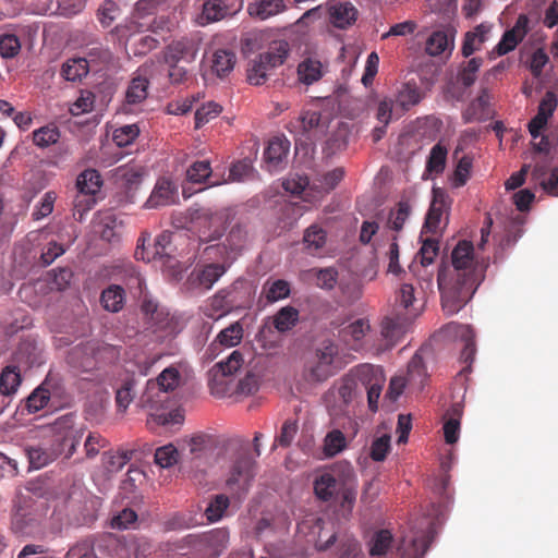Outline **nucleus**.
<instances>
[{
	"instance_id": "nucleus-1",
	"label": "nucleus",
	"mask_w": 558,
	"mask_h": 558,
	"mask_svg": "<svg viewBox=\"0 0 558 558\" xmlns=\"http://www.w3.org/2000/svg\"><path fill=\"white\" fill-rule=\"evenodd\" d=\"M451 266H441L437 276L442 310L448 315L458 313L472 299L486 268L475 260L474 246L466 240L459 241L452 250Z\"/></svg>"
},
{
	"instance_id": "nucleus-2",
	"label": "nucleus",
	"mask_w": 558,
	"mask_h": 558,
	"mask_svg": "<svg viewBox=\"0 0 558 558\" xmlns=\"http://www.w3.org/2000/svg\"><path fill=\"white\" fill-rule=\"evenodd\" d=\"M357 487L356 473L349 462L333 464L313 481L316 499L337 505L339 513L345 519L352 514L357 497Z\"/></svg>"
},
{
	"instance_id": "nucleus-3",
	"label": "nucleus",
	"mask_w": 558,
	"mask_h": 558,
	"mask_svg": "<svg viewBox=\"0 0 558 558\" xmlns=\"http://www.w3.org/2000/svg\"><path fill=\"white\" fill-rule=\"evenodd\" d=\"M75 414L68 413L57 418L52 424L51 434L40 442L28 446L25 451L29 468L39 470L57 460L61 454L69 459L75 452L82 438V430L76 429Z\"/></svg>"
},
{
	"instance_id": "nucleus-4",
	"label": "nucleus",
	"mask_w": 558,
	"mask_h": 558,
	"mask_svg": "<svg viewBox=\"0 0 558 558\" xmlns=\"http://www.w3.org/2000/svg\"><path fill=\"white\" fill-rule=\"evenodd\" d=\"M384 384L385 377L378 366L361 364L354 368L350 376L342 379L338 387V396L344 404H349L357 396L359 386L361 385L367 392L369 410L376 412Z\"/></svg>"
},
{
	"instance_id": "nucleus-5",
	"label": "nucleus",
	"mask_w": 558,
	"mask_h": 558,
	"mask_svg": "<svg viewBox=\"0 0 558 558\" xmlns=\"http://www.w3.org/2000/svg\"><path fill=\"white\" fill-rule=\"evenodd\" d=\"M289 52L290 46L286 40L271 43L267 51L259 53L252 60L247 69L250 84L255 86L265 84L270 72L286 62Z\"/></svg>"
},
{
	"instance_id": "nucleus-6",
	"label": "nucleus",
	"mask_w": 558,
	"mask_h": 558,
	"mask_svg": "<svg viewBox=\"0 0 558 558\" xmlns=\"http://www.w3.org/2000/svg\"><path fill=\"white\" fill-rule=\"evenodd\" d=\"M191 217L193 228L203 243L219 240L227 229L228 213L225 210L201 208L194 210Z\"/></svg>"
},
{
	"instance_id": "nucleus-7",
	"label": "nucleus",
	"mask_w": 558,
	"mask_h": 558,
	"mask_svg": "<svg viewBox=\"0 0 558 558\" xmlns=\"http://www.w3.org/2000/svg\"><path fill=\"white\" fill-rule=\"evenodd\" d=\"M254 468L255 462L250 456L248 446L245 445L234 461L229 477L226 481V486L232 495L242 498L248 492L255 476Z\"/></svg>"
},
{
	"instance_id": "nucleus-8",
	"label": "nucleus",
	"mask_w": 558,
	"mask_h": 558,
	"mask_svg": "<svg viewBox=\"0 0 558 558\" xmlns=\"http://www.w3.org/2000/svg\"><path fill=\"white\" fill-rule=\"evenodd\" d=\"M338 345L332 340L322 341L307 362L305 372L311 381L322 383L333 375L332 364L338 355Z\"/></svg>"
},
{
	"instance_id": "nucleus-9",
	"label": "nucleus",
	"mask_w": 558,
	"mask_h": 558,
	"mask_svg": "<svg viewBox=\"0 0 558 558\" xmlns=\"http://www.w3.org/2000/svg\"><path fill=\"white\" fill-rule=\"evenodd\" d=\"M100 186L101 177L97 170L87 169L83 171L76 180L78 195L75 198V209L80 211L83 203H85L83 210L90 209L96 203L94 196L100 190Z\"/></svg>"
},
{
	"instance_id": "nucleus-10",
	"label": "nucleus",
	"mask_w": 558,
	"mask_h": 558,
	"mask_svg": "<svg viewBox=\"0 0 558 558\" xmlns=\"http://www.w3.org/2000/svg\"><path fill=\"white\" fill-rule=\"evenodd\" d=\"M99 347L93 341L80 343L72 348L66 356L68 363L83 372H88L96 367Z\"/></svg>"
},
{
	"instance_id": "nucleus-11",
	"label": "nucleus",
	"mask_w": 558,
	"mask_h": 558,
	"mask_svg": "<svg viewBox=\"0 0 558 558\" xmlns=\"http://www.w3.org/2000/svg\"><path fill=\"white\" fill-rule=\"evenodd\" d=\"M371 331V324L366 318H357L339 330L340 339L353 351H360L366 345V337Z\"/></svg>"
},
{
	"instance_id": "nucleus-12",
	"label": "nucleus",
	"mask_w": 558,
	"mask_h": 558,
	"mask_svg": "<svg viewBox=\"0 0 558 558\" xmlns=\"http://www.w3.org/2000/svg\"><path fill=\"white\" fill-rule=\"evenodd\" d=\"M10 363L22 372H26L33 366H39L43 363L41 352L34 341L23 340L14 351Z\"/></svg>"
},
{
	"instance_id": "nucleus-13",
	"label": "nucleus",
	"mask_w": 558,
	"mask_h": 558,
	"mask_svg": "<svg viewBox=\"0 0 558 558\" xmlns=\"http://www.w3.org/2000/svg\"><path fill=\"white\" fill-rule=\"evenodd\" d=\"M243 338V328L240 323H233L222 329L210 343L206 351L208 359H215L222 348H232L238 345Z\"/></svg>"
},
{
	"instance_id": "nucleus-14",
	"label": "nucleus",
	"mask_w": 558,
	"mask_h": 558,
	"mask_svg": "<svg viewBox=\"0 0 558 558\" xmlns=\"http://www.w3.org/2000/svg\"><path fill=\"white\" fill-rule=\"evenodd\" d=\"M451 199L441 189H433V202L427 211L424 229L427 232L435 233L439 229L442 214L449 207Z\"/></svg>"
},
{
	"instance_id": "nucleus-15",
	"label": "nucleus",
	"mask_w": 558,
	"mask_h": 558,
	"mask_svg": "<svg viewBox=\"0 0 558 558\" xmlns=\"http://www.w3.org/2000/svg\"><path fill=\"white\" fill-rule=\"evenodd\" d=\"M197 49L194 43L187 38L172 41L163 52L166 63L191 64L196 58Z\"/></svg>"
},
{
	"instance_id": "nucleus-16",
	"label": "nucleus",
	"mask_w": 558,
	"mask_h": 558,
	"mask_svg": "<svg viewBox=\"0 0 558 558\" xmlns=\"http://www.w3.org/2000/svg\"><path fill=\"white\" fill-rule=\"evenodd\" d=\"M432 530L422 537H402L391 558H423L432 541Z\"/></svg>"
},
{
	"instance_id": "nucleus-17",
	"label": "nucleus",
	"mask_w": 558,
	"mask_h": 558,
	"mask_svg": "<svg viewBox=\"0 0 558 558\" xmlns=\"http://www.w3.org/2000/svg\"><path fill=\"white\" fill-rule=\"evenodd\" d=\"M529 20L525 15H520L511 29H508L502 35L500 41L495 47L494 51L498 56L507 54L512 51L518 44L524 38L527 32Z\"/></svg>"
},
{
	"instance_id": "nucleus-18",
	"label": "nucleus",
	"mask_w": 558,
	"mask_h": 558,
	"mask_svg": "<svg viewBox=\"0 0 558 558\" xmlns=\"http://www.w3.org/2000/svg\"><path fill=\"white\" fill-rule=\"evenodd\" d=\"M87 65L93 71H100L108 68L113 62V54L108 47L101 43L93 41L85 47V57Z\"/></svg>"
},
{
	"instance_id": "nucleus-19",
	"label": "nucleus",
	"mask_w": 558,
	"mask_h": 558,
	"mask_svg": "<svg viewBox=\"0 0 558 558\" xmlns=\"http://www.w3.org/2000/svg\"><path fill=\"white\" fill-rule=\"evenodd\" d=\"M490 118L489 95L486 88H483L476 99H474L462 112V119L465 123L481 122Z\"/></svg>"
},
{
	"instance_id": "nucleus-20",
	"label": "nucleus",
	"mask_w": 558,
	"mask_h": 558,
	"mask_svg": "<svg viewBox=\"0 0 558 558\" xmlns=\"http://www.w3.org/2000/svg\"><path fill=\"white\" fill-rule=\"evenodd\" d=\"M329 21L337 27L344 29L351 26L357 19V10L350 2H338L328 9Z\"/></svg>"
},
{
	"instance_id": "nucleus-21",
	"label": "nucleus",
	"mask_w": 558,
	"mask_h": 558,
	"mask_svg": "<svg viewBox=\"0 0 558 558\" xmlns=\"http://www.w3.org/2000/svg\"><path fill=\"white\" fill-rule=\"evenodd\" d=\"M175 187L169 179L161 178L157 181L149 198L146 202L148 208H157L174 203Z\"/></svg>"
},
{
	"instance_id": "nucleus-22",
	"label": "nucleus",
	"mask_w": 558,
	"mask_h": 558,
	"mask_svg": "<svg viewBox=\"0 0 558 558\" xmlns=\"http://www.w3.org/2000/svg\"><path fill=\"white\" fill-rule=\"evenodd\" d=\"M289 148L290 142L281 137H274L268 142L264 151V159L269 171L277 170L280 167L289 153Z\"/></svg>"
},
{
	"instance_id": "nucleus-23",
	"label": "nucleus",
	"mask_w": 558,
	"mask_h": 558,
	"mask_svg": "<svg viewBox=\"0 0 558 558\" xmlns=\"http://www.w3.org/2000/svg\"><path fill=\"white\" fill-rule=\"evenodd\" d=\"M302 278L320 289L332 290L338 282V271L333 267L311 268L302 272Z\"/></svg>"
},
{
	"instance_id": "nucleus-24",
	"label": "nucleus",
	"mask_w": 558,
	"mask_h": 558,
	"mask_svg": "<svg viewBox=\"0 0 558 558\" xmlns=\"http://www.w3.org/2000/svg\"><path fill=\"white\" fill-rule=\"evenodd\" d=\"M50 383L45 380L39 385L33 392L24 400V404L21 405V411H27L28 414L37 413L45 409L51 399Z\"/></svg>"
},
{
	"instance_id": "nucleus-25",
	"label": "nucleus",
	"mask_w": 558,
	"mask_h": 558,
	"mask_svg": "<svg viewBox=\"0 0 558 558\" xmlns=\"http://www.w3.org/2000/svg\"><path fill=\"white\" fill-rule=\"evenodd\" d=\"M149 80L141 71L129 83L125 92V101L129 105L143 102L148 96Z\"/></svg>"
},
{
	"instance_id": "nucleus-26",
	"label": "nucleus",
	"mask_w": 558,
	"mask_h": 558,
	"mask_svg": "<svg viewBox=\"0 0 558 558\" xmlns=\"http://www.w3.org/2000/svg\"><path fill=\"white\" fill-rule=\"evenodd\" d=\"M327 242V231L319 225H311L303 234V245L311 255L318 254Z\"/></svg>"
},
{
	"instance_id": "nucleus-27",
	"label": "nucleus",
	"mask_w": 558,
	"mask_h": 558,
	"mask_svg": "<svg viewBox=\"0 0 558 558\" xmlns=\"http://www.w3.org/2000/svg\"><path fill=\"white\" fill-rule=\"evenodd\" d=\"M283 0H260L248 4L247 11L250 15L260 20H267L286 10Z\"/></svg>"
},
{
	"instance_id": "nucleus-28",
	"label": "nucleus",
	"mask_w": 558,
	"mask_h": 558,
	"mask_svg": "<svg viewBox=\"0 0 558 558\" xmlns=\"http://www.w3.org/2000/svg\"><path fill=\"white\" fill-rule=\"evenodd\" d=\"M447 328L454 329L456 333L462 339L464 345L461 351V359L463 362L471 364L476 352L474 330L468 325L456 324H450Z\"/></svg>"
},
{
	"instance_id": "nucleus-29",
	"label": "nucleus",
	"mask_w": 558,
	"mask_h": 558,
	"mask_svg": "<svg viewBox=\"0 0 558 558\" xmlns=\"http://www.w3.org/2000/svg\"><path fill=\"white\" fill-rule=\"evenodd\" d=\"M102 307L111 313L120 312L125 303V291L119 284H110L100 295Z\"/></svg>"
},
{
	"instance_id": "nucleus-30",
	"label": "nucleus",
	"mask_w": 558,
	"mask_h": 558,
	"mask_svg": "<svg viewBox=\"0 0 558 558\" xmlns=\"http://www.w3.org/2000/svg\"><path fill=\"white\" fill-rule=\"evenodd\" d=\"M323 75V63L317 59L306 58L298 65V76L303 84L312 85L319 81Z\"/></svg>"
},
{
	"instance_id": "nucleus-31",
	"label": "nucleus",
	"mask_w": 558,
	"mask_h": 558,
	"mask_svg": "<svg viewBox=\"0 0 558 558\" xmlns=\"http://www.w3.org/2000/svg\"><path fill=\"white\" fill-rule=\"evenodd\" d=\"M230 291L227 289L219 290L213 298L209 299L205 315L214 318L215 316L221 317L229 313L232 307V302L229 300Z\"/></svg>"
},
{
	"instance_id": "nucleus-32",
	"label": "nucleus",
	"mask_w": 558,
	"mask_h": 558,
	"mask_svg": "<svg viewBox=\"0 0 558 558\" xmlns=\"http://www.w3.org/2000/svg\"><path fill=\"white\" fill-rule=\"evenodd\" d=\"M22 371L10 363L0 375V392L3 396H11L16 392L22 383Z\"/></svg>"
},
{
	"instance_id": "nucleus-33",
	"label": "nucleus",
	"mask_w": 558,
	"mask_h": 558,
	"mask_svg": "<svg viewBox=\"0 0 558 558\" xmlns=\"http://www.w3.org/2000/svg\"><path fill=\"white\" fill-rule=\"evenodd\" d=\"M447 156V146L444 145L441 141L435 144L432 147L429 155L427 157L426 172H428L429 174L442 173L446 168Z\"/></svg>"
},
{
	"instance_id": "nucleus-34",
	"label": "nucleus",
	"mask_w": 558,
	"mask_h": 558,
	"mask_svg": "<svg viewBox=\"0 0 558 558\" xmlns=\"http://www.w3.org/2000/svg\"><path fill=\"white\" fill-rule=\"evenodd\" d=\"M426 378L427 372L423 357L418 353H415L408 364V385L422 389Z\"/></svg>"
},
{
	"instance_id": "nucleus-35",
	"label": "nucleus",
	"mask_w": 558,
	"mask_h": 558,
	"mask_svg": "<svg viewBox=\"0 0 558 558\" xmlns=\"http://www.w3.org/2000/svg\"><path fill=\"white\" fill-rule=\"evenodd\" d=\"M452 47L453 37L444 31H436L426 40L425 50L429 56L437 57Z\"/></svg>"
},
{
	"instance_id": "nucleus-36",
	"label": "nucleus",
	"mask_w": 558,
	"mask_h": 558,
	"mask_svg": "<svg viewBox=\"0 0 558 558\" xmlns=\"http://www.w3.org/2000/svg\"><path fill=\"white\" fill-rule=\"evenodd\" d=\"M204 544L208 547L215 557H218L228 547L229 532L225 529H216L205 534Z\"/></svg>"
},
{
	"instance_id": "nucleus-37",
	"label": "nucleus",
	"mask_w": 558,
	"mask_h": 558,
	"mask_svg": "<svg viewBox=\"0 0 558 558\" xmlns=\"http://www.w3.org/2000/svg\"><path fill=\"white\" fill-rule=\"evenodd\" d=\"M235 54L231 50L219 49L213 56V71L222 77L230 73L235 64Z\"/></svg>"
},
{
	"instance_id": "nucleus-38",
	"label": "nucleus",
	"mask_w": 558,
	"mask_h": 558,
	"mask_svg": "<svg viewBox=\"0 0 558 558\" xmlns=\"http://www.w3.org/2000/svg\"><path fill=\"white\" fill-rule=\"evenodd\" d=\"M226 270L222 264L213 263L205 265L197 274V281L199 286L209 290L223 276Z\"/></svg>"
},
{
	"instance_id": "nucleus-39",
	"label": "nucleus",
	"mask_w": 558,
	"mask_h": 558,
	"mask_svg": "<svg viewBox=\"0 0 558 558\" xmlns=\"http://www.w3.org/2000/svg\"><path fill=\"white\" fill-rule=\"evenodd\" d=\"M144 168L138 165H125L116 169V177L122 181L126 187L137 186L144 175Z\"/></svg>"
},
{
	"instance_id": "nucleus-40",
	"label": "nucleus",
	"mask_w": 558,
	"mask_h": 558,
	"mask_svg": "<svg viewBox=\"0 0 558 558\" xmlns=\"http://www.w3.org/2000/svg\"><path fill=\"white\" fill-rule=\"evenodd\" d=\"M299 322V311L292 306H284L274 316V326L280 332L291 330Z\"/></svg>"
},
{
	"instance_id": "nucleus-41",
	"label": "nucleus",
	"mask_w": 558,
	"mask_h": 558,
	"mask_svg": "<svg viewBox=\"0 0 558 558\" xmlns=\"http://www.w3.org/2000/svg\"><path fill=\"white\" fill-rule=\"evenodd\" d=\"M421 99L422 95L415 83H404L398 90L397 102L403 110H409L412 106L417 105Z\"/></svg>"
},
{
	"instance_id": "nucleus-42",
	"label": "nucleus",
	"mask_w": 558,
	"mask_h": 558,
	"mask_svg": "<svg viewBox=\"0 0 558 558\" xmlns=\"http://www.w3.org/2000/svg\"><path fill=\"white\" fill-rule=\"evenodd\" d=\"M60 138V131L53 124L41 126L33 132V143L39 148L49 147Z\"/></svg>"
},
{
	"instance_id": "nucleus-43",
	"label": "nucleus",
	"mask_w": 558,
	"mask_h": 558,
	"mask_svg": "<svg viewBox=\"0 0 558 558\" xmlns=\"http://www.w3.org/2000/svg\"><path fill=\"white\" fill-rule=\"evenodd\" d=\"M88 71H90V69L87 65L86 60L77 58L66 61L62 65L61 73L66 81L75 82L76 80H81L85 76Z\"/></svg>"
},
{
	"instance_id": "nucleus-44",
	"label": "nucleus",
	"mask_w": 558,
	"mask_h": 558,
	"mask_svg": "<svg viewBox=\"0 0 558 558\" xmlns=\"http://www.w3.org/2000/svg\"><path fill=\"white\" fill-rule=\"evenodd\" d=\"M393 537L389 530H379L371 538L369 554L371 556H383L391 547Z\"/></svg>"
},
{
	"instance_id": "nucleus-45",
	"label": "nucleus",
	"mask_w": 558,
	"mask_h": 558,
	"mask_svg": "<svg viewBox=\"0 0 558 558\" xmlns=\"http://www.w3.org/2000/svg\"><path fill=\"white\" fill-rule=\"evenodd\" d=\"M347 447V439L340 429L330 430L324 440V452L326 457H335Z\"/></svg>"
},
{
	"instance_id": "nucleus-46",
	"label": "nucleus",
	"mask_w": 558,
	"mask_h": 558,
	"mask_svg": "<svg viewBox=\"0 0 558 558\" xmlns=\"http://www.w3.org/2000/svg\"><path fill=\"white\" fill-rule=\"evenodd\" d=\"M320 119L322 114L318 111H304L295 122L291 123V126L306 134L320 126Z\"/></svg>"
},
{
	"instance_id": "nucleus-47",
	"label": "nucleus",
	"mask_w": 558,
	"mask_h": 558,
	"mask_svg": "<svg viewBox=\"0 0 558 558\" xmlns=\"http://www.w3.org/2000/svg\"><path fill=\"white\" fill-rule=\"evenodd\" d=\"M263 289L266 300L270 303L286 299L290 294V284L283 279H278L272 282L267 281Z\"/></svg>"
},
{
	"instance_id": "nucleus-48",
	"label": "nucleus",
	"mask_w": 558,
	"mask_h": 558,
	"mask_svg": "<svg viewBox=\"0 0 558 558\" xmlns=\"http://www.w3.org/2000/svg\"><path fill=\"white\" fill-rule=\"evenodd\" d=\"M211 167L208 160L193 162L186 170V179L192 183H205L211 175Z\"/></svg>"
},
{
	"instance_id": "nucleus-49",
	"label": "nucleus",
	"mask_w": 558,
	"mask_h": 558,
	"mask_svg": "<svg viewBox=\"0 0 558 558\" xmlns=\"http://www.w3.org/2000/svg\"><path fill=\"white\" fill-rule=\"evenodd\" d=\"M167 240H168V235H166V234L159 235L156 239V243H155L156 250L150 255L146 251V247H145V238L144 236L140 238L137 241V245H136V250H135V254H134L135 258L138 260L149 262L151 258H155L157 255H159V256L163 255L165 243L167 242Z\"/></svg>"
},
{
	"instance_id": "nucleus-50",
	"label": "nucleus",
	"mask_w": 558,
	"mask_h": 558,
	"mask_svg": "<svg viewBox=\"0 0 558 558\" xmlns=\"http://www.w3.org/2000/svg\"><path fill=\"white\" fill-rule=\"evenodd\" d=\"M482 63V58H472L464 63L458 74V78L464 87H470L475 83Z\"/></svg>"
},
{
	"instance_id": "nucleus-51",
	"label": "nucleus",
	"mask_w": 558,
	"mask_h": 558,
	"mask_svg": "<svg viewBox=\"0 0 558 558\" xmlns=\"http://www.w3.org/2000/svg\"><path fill=\"white\" fill-rule=\"evenodd\" d=\"M154 460L160 468H171L179 460V451L172 444H168L156 449Z\"/></svg>"
},
{
	"instance_id": "nucleus-52",
	"label": "nucleus",
	"mask_w": 558,
	"mask_h": 558,
	"mask_svg": "<svg viewBox=\"0 0 558 558\" xmlns=\"http://www.w3.org/2000/svg\"><path fill=\"white\" fill-rule=\"evenodd\" d=\"M411 207L405 201L398 203L396 210H391L388 218V227L397 232L401 231L410 216Z\"/></svg>"
},
{
	"instance_id": "nucleus-53",
	"label": "nucleus",
	"mask_w": 558,
	"mask_h": 558,
	"mask_svg": "<svg viewBox=\"0 0 558 558\" xmlns=\"http://www.w3.org/2000/svg\"><path fill=\"white\" fill-rule=\"evenodd\" d=\"M140 135L137 124H126L114 130L112 140L119 147L131 145Z\"/></svg>"
},
{
	"instance_id": "nucleus-54",
	"label": "nucleus",
	"mask_w": 558,
	"mask_h": 558,
	"mask_svg": "<svg viewBox=\"0 0 558 558\" xmlns=\"http://www.w3.org/2000/svg\"><path fill=\"white\" fill-rule=\"evenodd\" d=\"M243 363V354L239 350H234L226 360L217 363L214 369L220 372L222 376H230L239 371Z\"/></svg>"
},
{
	"instance_id": "nucleus-55",
	"label": "nucleus",
	"mask_w": 558,
	"mask_h": 558,
	"mask_svg": "<svg viewBox=\"0 0 558 558\" xmlns=\"http://www.w3.org/2000/svg\"><path fill=\"white\" fill-rule=\"evenodd\" d=\"M120 15V8L113 0L104 1L97 10V17L102 27H109Z\"/></svg>"
},
{
	"instance_id": "nucleus-56",
	"label": "nucleus",
	"mask_w": 558,
	"mask_h": 558,
	"mask_svg": "<svg viewBox=\"0 0 558 558\" xmlns=\"http://www.w3.org/2000/svg\"><path fill=\"white\" fill-rule=\"evenodd\" d=\"M181 381V374L174 366L165 368L157 378V384L163 392L173 391Z\"/></svg>"
},
{
	"instance_id": "nucleus-57",
	"label": "nucleus",
	"mask_w": 558,
	"mask_h": 558,
	"mask_svg": "<svg viewBox=\"0 0 558 558\" xmlns=\"http://www.w3.org/2000/svg\"><path fill=\"white\" fill-rule=\"evenodd\" d=\"M222 111V107L214 101L204 104L195 112V128L199 129L210 120L215 119Z\"/></svg>"
},
{
	"instance_id": "nucleus-58",
	"label": "nucleus",
	"mask_w": 558,
	"mask_h": 558,
	"mask_svg": "<svg viewBox=\"0 0 558 558\" xmlns=\"http://www.w3.org/2000/svg\"><path fill=\"white\" fill-rule=\"evenodd\" d=\"M129 41L135 56H145L159 46V40L151 35H143L138 38L131 36Z\"/></svg>"
},
{
	"instance_id": "nucleus-59",
	"label": "nucleus",
	"mask_w": 558,
	"mask_h": 558,
	"mask_svg": "<svg viewBox=\"0 0 558 558\" xmlns=\"http://www.w3.org/2000/svg\"><path fill=\"white\" fill-rule=\"evenodd\" d=\"M390 439L391 438L388 434H384L373 440L369 449V457L372 460L379 462L386 459L391 448Z\"/></svg>"
},
{
	"instance_id": "nucleus-60",
	"label": "nucleus",
	"mask_w": 558,
	"mask_h": 558,
	"mask_svg": "<svg viewBox=\"0 0 558 558\" xmlns=\"http://www.w3.org/2000/svg\"><path fill=\"white\" fill-rule=\"evenodd\" d=\"M229 507V498L225 495H217L214 500L210 501L205 510L207 519L210 522L220 520Z\"/></svg>"
},
{
	"instance_id": "nucleus-61",
	"label": "nucleus",
	"mask_w": 558,
	"mask_h": 558,
	"mask_svg": "<svg viewBox=\"0 0 558 558\" xmlns=\"http://www.w3.org/2000/svg\"><path fill=\"white\" fill-rule=\"evenodd\" d=\"M21 50V43L16 35L4 34L0 36V56L2 58H13Z\"/></svg>"
},
{
	"instance_id": "nucleus-62",
	"label": "nucleus",
	"mask_w": 558,
	"mask_h": 558,
	"mask_svg": "<svg viewBox=\"0 0 558 558\" xmlns=\"http://www.w3.org/2000/svg\"><path fill=\"white\" fill-rule=\"evenodd\" d=\"M308 185L310 181L307 177L300 174L291 175L282 182L284 191L295 196L302 195Z\"/></svg>"
},
{
	"instance_id": "nucleus-63",
	"label": "nucleus",
	"mask_w": 558,
	"mask_h": 558,
	"mask_svg": "<svg viewBox=\"0 0 558 558\" xmlns=\"http://www.w3.org/2000/svg\"><path fill=\"white\" fill-rule=\"evenodd\" d=\"M439 252V243L436 239H426L418 251L421 264L428 266L434 263Z\"/></svg>"
},
{
	"instance_id": "nucleus-64",
	"label": "nucleus",
	"mask_w": 558,
	"mask_h": 558,
	"mask_svg": "<svg viewBox=\"0 0 558 558\" xmlns=\"http://www.w3.org/2000/svg\"><path fill=\"white\" fill-rule=\"evenodd\" d=\"M65 558H97L94 545L89 539H83L72 546Z\"/></svg>"
}]
</instances>
